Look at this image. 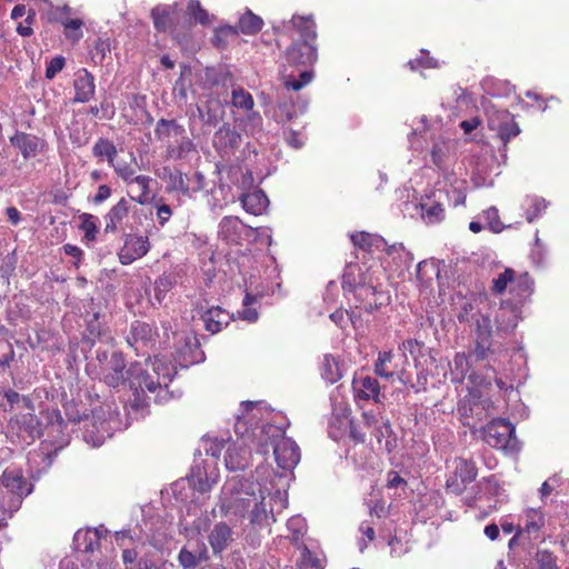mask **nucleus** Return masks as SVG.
Listing matches in <instances>:
<instances>
[{"mask_svg": "<svg viewBox=\"0 0 569 569\" xmlns=\"http://www.w3.org/2000/svg\"><path fill=\"white\" fill-rule=\"evenodd\" d=\"M267 471V468H257L256 481L236 477L227 480L220 496L221 515L238 518L249 516L252 523H261L269 513L273 517L276 511L284 509L288 505L287 492L279 488L272 492L271 482L260 481Z\"/></svg>", "mask_w": 569, "mask_h": 569, "instance_id": "f257e3e1", "label": "nucleus"}, {"mask_svg": "<svg viewBox=\"0 0 569 569\" xmlns=\"http://www.w3.org/2000/svg\"><path fill=\"white\" fill-rule=\"evenodd\" d=\"M242 406L244 412L238 417L234 431L242 435L244 439L257 440V449L261 453H267L268 448L271 447L278 467L291 475L300 461L298 445L286 437L281 428L262 421L259 402H243Z\"/></svg>", "mask_w": 569, "mask_h": 569, "instance_id": "f03ea898", "label": "nucleus"}, {"mask_svg": "<svg viewBox=\"0 0 569 569\" xmlns=\"http://www.w3.org/2000/svg\"><path fill=\"white\" fill-rule=\"evenodd\" d=\"M47 423L42 427L41 421L34 416V411L24 410L12 418L8 425V432L13 442L30 445L34 439L47 436L58 449L69 442L67 425L59 410L52 409L46 412Z\"/></svg>", "mask_w": 569, "mask_h": 569, "instance_id": "7ed1b4c3", "label": "nucleus"}, {"mask_svg": "<svg viewBox=\"0 0 569 569\" xmlns=\"http://www.w3.org/2000/svg\"><path fill=\"white\" fill-rule=\"evenodd\" d=\"M295 29L299 33V40L286 51V59L290 66H308L316 61L317 52L312 41L316 39V24L310 17L295 16L289 22L283 23V29Z\"/></svg>", "mask_w": 569, "mask_h": 569, "instance_id": "20e7f679", "label": "nucleus"}, {"mask_svg": "<svg viewBox=\"0 0 569 569\" xmlns=\"http://www.w3.org/2000/svg\"><path fill=\"white\" fill-rule=\"evenodd\" d=\"M129 387L133 391L134 399L132 401V408L139 409L148 405L147 399L150 397L146 396V391L154 395L153 399L158 403L167 402L172 393L168 390V383L162 381H154L148 369L142 363L133 362L129 366L128 370Z\"/></svg>", "mask_w": 569, "mask_h": 569, "instance_id": "39448f33", "label": "nucleus"}, {"mask_svg": "<svg viewBox=\"0 0 569 569\" xmlns=\"http://www.w3.org/2000/svg\"><path fill=\"white\" fill-rule=\"evenodd\" d=\"M342 288L346 292H353L367 312H373L388 300L386 292L379 290L358 266L347 268L342 276Z\"/></svg>", "mask_w": 569, "mask_h": 569, "instance_id": "423d86ee", "label": "nucleus"}, {"mask_svg": "<svg viewBox=\"0 0 569 569\" xmlns=\"http://www.w3.org/2000/svg\"><path fill=\"white\" fill-rule=\"evenodd\" d=\"M298 78L293 74H282L283 88L278 91V102L273 108L272 117L278 123H284L299 113H302L307 107V102L303 101L301 106H297L293 102L290 91H299L313 79V71L311 69L302 70L298 73Z\"/></svg>", "mask_w": 569, "mask_h": 569, "instance_id": "0eeeda50", "label": "nucleus"}, {"mask_svg": "<svg viewBox=\"0 0 569 569\" xmlns=\"http://www.w3.org/2000/svg\"><path fill=\"white\" fill-rule=\"evenodd\" d=\"M128 370L123 355L119 351L109 353L98 349L96 358L87 365V371L92 378L103 381L111 388L129 385Z\"/></svg>", "mask_w": 569, "mask_h": 569, "instance_id": "6e6552de", "label": "nucleus"}, {"mask_svg": "<svg viewBox=\"0 0 569 569\" xmlns=\"http://www.w3.org/2000/svg\"><path fill=\"white\" fill-rule=\"evenodd\" d=\"M32 491L33 486L20 469L7 468L0 479V513L11 517Z\"/></svg>", "mask_w": 569, "mask_h": 569, "instance_id": "1a4fd4ad", "label": "nucleus"}, {"mask_svg": "<svg viewBox=\"0 0 569 569\" xmlns=\"http://www.w3.org/2000/svg\"><path fill=\"white\" fill-rule=\"evenodd\" d=\"M426 119L421 118L420 123L422 124V129L418 126L413 128L412 132L409 136V141L412 148L418 149L420 144L417 142L416 137H421L423 140L430 139L431 146L429 149V154L431 158V162L439 171V177L443 176L446 171L450 170V164L455 159V150L456 142L449 138L443 137L441 133L436 134L430 132L426 128Z\"/></svg>", "mask_w": 569, "mask_h": 569, "instance_id": "9d476101", "label": "nucleus"}, {"mask_svg": "<svg viewBox=\"0 0 569 569\" xmlns=\"http://www.w3.org/2000/svg\"><path fill=\"white\" fill-rule=\"evenodd\" d=\"M118 411L112 405L106 403L92 411L91 418H86L83 439L87 443L98 448L103 445L106 438L112 435Z\"/></svg>", "mask_w": 569, "mask_h": 569, "instance_id": "9b49d317", "label": "nucleus"}, {"mask_svg": "<svg viewBox=\"0 0 569 569\" xmlns=\"http://www.w3.org/2000/svg\"><path fill=\"white\" fill-rule=\"evenodd\" d=\"M483 440L492 448L512 452L518 449L515 427L506 419H493L483 428Z\"/></svg>", "mask_w": 569, "mask_h": 569, "instance_id": "f8f14e48", "label": "nucleus"}, {"mask_svg": "<svg viewBox=\"0 0 569 569\" xmlns=\"http://www.w3.org/2000/svg\"><path fill=\"white\" fill-rule=\"evenodd\" d=\"M416 213L426 224H436L445 219L443 191L433 188L427 191L420 199L412 203Z\"/></svg>", "mask_w": 569, "mask_h": 569, "instance_id": "ddd939ff", "label": "nucleus"}, {"mask_svg": "<svg viewBox=\"0 0 569 569\" xmlns=\"http://www.w3.org/2000/svg\"><path fill=\"white\" fill-rule=\"evenodd\" d=\"M380 251L382 252L380 257L381 264L390 277L400 278L409 270L413 256L402 243L389 246L386 242V247H382Z\"/></svg>", "mask_w": 569, "mask_h": 569, "instance_id": "4468645a", "label": "nucleus"}, {"mask_svg": "<svg viewBox=\"0 0 569 569\" xmlns=\"http://www.w3.org/2000/svg\"><path fill=\"white\" fill-rule=\"evenodd\" d=\"M238 440L231 443L224 456V465L231 471L243 470L249 466L252 447H257V440L252 438L244 439L242 435L238 433Z\"/></svg>", "mask_w": 569, "mask_h": 569, "instance_id": "2eb2a0df", "label": "nucleus"}, {"mask_svg": "<svg viewBox=\"0 0 569 569\" xmlns=\"http://www.w3.org/2000/svg\"><path fill=\"white\" fill-rule=\"evenodd\" d=\"M159 177L167 182L168 191H179L184 196L190 197L193 192L199 191L202 188V174L196 173L194 179L197 180L196 186H191L192 179L180 170H172L169 167H164Z\"/></svg>", "mask_w": 569, "mask_h": 569, "instance_id": "dca6fc26", "label": "nucleus"}, {"mask_svg": "<svg viewBox=\"0 0 569 569\" xmlns=\"http://www.w3.org/2000/svg\"><path fill=\"white\" fill-rule=\"evenodd\" d=\"M437 188L443 191V200L447 199L453 207L462 206L467 197V181L459 179L453 171H446L439 177Z\"/></svg>", "mask_w": 569, "mask_h": 569, "instance_id": "f3484780", "label": "nucleus"}, {"mask_svg": "<svg viewBox=\"0 0 569 569\" xmlns=\"http://www.w3.org/2000/svg\"><path fill=\"white\" fill-rule=\"evenodd\" d=\"M487 116L489 128L497 132L505 146L511 138L519 134L520 129L508 111L488 110Z\"/></svg>", "mask_w": 569, "mask_h": 569, "instance_id": "a211bd4d", "label": "nucleus"}, {"mask_svg": "<svg viewBox=\"0 0 569 569\" xmlns=\"http://www.w3.org/2000/svg\"><path fill=\"white\" fill-rule=\"evenodd\" d=\"M150 250V242L147 236L128 233L124 237L123 246L118 252L121 264H130L146 256Z\"/></svg>", "mask_w": 569, "mask_h": 569, "instance_id": "6ab92c4d", "label": "nucleus"}, {"mask_svg": "<svg viewBox=\"0 0 569 569\" xmlns=\"http://www.w3.org/2000/svg\"><path fill=\"white\" fill-rule=\"evenodd\" d=\"M157 339L158 332L152 325L136 321L131 325L130 335L128 336L127 341L137 351L146 353L147 349L156 347Z\"/></svg>", "mask_w": 569, "mask_h": 569, "instance_id": "aec40b11", "label": "nucleus"}, {"mask_svg": "<svg viewBox=\"0 0 569 569\" xmlns=\"http://www.w3.org/2000/svg\"><path fill=\"white\" fill-rule=\"evenodd\" d=\"M352 390L357 402L372 401L380 403L383 398L379 381L370 376H356L352 380Z\"/></svg>", "mask_w": 569, "mask_h": 569, "instance_id": "412c9836", "label": "nucleus"}, {"mask_svg": "<svg viewBox=\"0 0 569 569\" xmlns=\"http://www.w3.org/2000/svg\"><path fill=\"white\" fill-rule=\"evenodd\" d=\"M184 133L186 129L176 120L160 119L154 128L156 138L166 147L167 153Z\"/></svg>", "mask_w": 569, "mask_h": 569, "instance_id": "4be33fe9", "label": "nucleus"}, {"mask_svg": "<svg viewBox=\"0 0 569 569\" xmlns=\"http://www.w3.org/2000/svg\"><path fill=\"white\" fill-rule=\"evenodd\" d=\"M10 143L20 151L23 159L36 157L46 147V142L41 138L22 131H17L10 138Z\"/></svg>", "mask_w": 569, "mask_h": 569, "instance_id": "5701e85b", "label": "nucleus"}, {"mask_svg": "<svg viewBox=\"0 0 569 569\" xmlns=\"http://www.w3.org/2000/svg\"><path fill=\"white\" fill-rule=\"evenodd\" d=\"M518 535H528L529 539H538L545 527L546 517L540 508H527L521 516Z\"/></svg>", "mask_w": 569, "mask_h": 569, "instance_id": "b1692460", "label": "nucleus"}, {"mask_svg": "<svg viewBox=\"0 0 569 569\" xmlns=\"http://www.w3.org/2000/svg\"><path fill=\"white\" fill-rule=\"evenodd\" d=\"M73 87L74 102H88L96 92L94 77L87 69H80L76 73Z\"/></svg>", "mask_w": 569, "mask_h": 569, "instance_id": "393cba45", "label": "nucleus"}, {"mask_svg": "<svg viewBox=\"0 0 569 569\" xmlns=\"http://www.w3.org/2000/svg\"><path fill=\"white\" fill-rule=\"evenodd\" d=\"M233 540V531L224 522H218L211 529L208 541L214 555L221 553Z\"/></svg>", "mask_w": 569, "mask_h": 569, "instance_id": "a878e982", "label": "nucleus"}, {"mask_svg": "<svg viewBox=\"0 0 569 569\" xmlns=\"http://www.w3.org/2000/svg\"><path fill=\"white\" fill-rule=\"evenodd\" d=\"M130 209V201L121 198L104 216V232L114 233L122 224L123 220L128 217Z\"/></svg>", "mask_w": 569, "mask_h": 569, "instance_id": "bb28decb", "label": "nucleus"}, {"mask_svg": "<svg viewBox=\"0 0 569 569\" xmlns=\"http://www.w3.org/2000/svg\"><path fill=\"white\" fill-rule=\"evenodd\" d=\"M101 539V531L94 529H80L74 533L73 545L77 551L92 552L99 545Z\"/></svg>", "mask_w": 569, "mask_h": 569, "instance_id": "cd10ccee", "label": "nucleus"}, {"mask_svg": "<svg viewBox=\"0 0 569 569\" xmlns=\"http://www.w3.org/2000/svg\"><path fill=\"white\" fill-rule=\"evenodd\" d=\"M201 121L208 126H217L224 116V108L219 99L209 98L203 104L198 106Z\"/></svg>", "mask_w": 569, "mask_h": 569, "instance_id": "c85d7f7f", "label": "nucleus"}, {"mask_svg": "<svg viewBox=\"0 0 569 569\" xmlns=\"http://www.w3.org/2000/svg\"><path fill=\"white\" fill-rule=\"evenodd\" d=\"M478 491L475 497L476 500L487 499L488 501L495 499V502L501 500L503 496V488L500 486L496 476L483 478L478 482Z\"/></svg>", "mask_w": 569, "mask_h": 569, "instance_id": "c756f323", "label": "nucleus"}, {"mask_svg": "<svg viewBox=\"0 0 569 569\" xmlns=\"http://www.w3.org/2000/svg\"><path fill=\"white\" fill-rule=\"evenodd\" d=\"M519 320L518 309L512 305H501L496 312V327L498 331L513 330Z\"/></svg>", "mask_w": 569, "mask_h": 569, "instance_id": "7c9ffc66", "label": "nucleus"}, {"mask_svg": "<svg viewBox=\"0 0 569 569\" xmlns=\"http://www.w3.org/2000/svg\"><path fill=\"white\" fill-rule=\"evenodd\" d=\"M230 319V315L220 307L211 308L202 315L206 330L211 333L221 331L223 326L229 323Z\"/></svg>", "mask_w": 569, "mask_h": 569, "instance_id": "2f4dec72", "label": "nucleus"}, {"mask_svg": "<svg viewBox=\"0 0 569 569\" xmlns=\"http://www.w3.org/2000/svg\"><path fill=\"white\" fill-rule=\"evenodd\" d=\"M241 203L247 212L259 216L266 211L269 204V200L262 190H254L243 194L241 198Z\"/></svg>", "mask_w": 569, "mask_h": 569, "instance_id": "473e14b6", "label": "nucleus"}, {"mask_svg": "<svg viewBox=\"0 0 569 569\" xmlns=\"http://www.w3.org/2000/svg\"><path fill=\"white\" fill-rule=\"evenodd\" d=\"M242 223L237 217H224L219 223V236L228 243H237L241 238Z\"/></svg>", "mask_w": 569, "mask_h": 569, "instance_id": "72a5a7b5", "label": "nucleus"}, {"mask_svg": "<svg viewBox=\"0 0 569 569\" xmlns=\"http://www.w3.org/2000/svg\"><path fill=\"white\" fill-rule=\"evenodd\" d=\"M184 349L177 355L176 361L183 368H187L201 360L200 349L196 338H184Z\"/></svg>", "mask_w": 569, "mask_h": 569, "instance_id": "f704fd0d", "label": "nucleus"}, {"mask_svg": "<svg viewBox=\"0 0 569 569\" xmlns=\"http://www.w3.org/2000/svg\"><path fill=\"white\" fill-rule=\"evenodd\" d=\"M350 239L355 247L367 251H380L382 247H386V240L383 238L363 231L352 233Z\"/></svg>", "mask_w": 569, "mask_h": 569, "instance_id": "c9c22d12", "label": "nucleus"}, {"mask_svg": "<svg viewBox=\"0 0 569 569\" xmlns=\"http://www.w3.org/2000/svg\"><path fill=\"white\" fill-rule=\"evenodd\" d=\"M373 429V435L381 448H383L387 452H391L397 447V438L393 433L389 420L381 418L380 423Z\"/></svg>", "mask_w": 569, "mask_h": 569, "instance_id": "e433bc0d", "label": "nucleus"}, {"mask_svg": "<svg viewBox=\"0 0 569 569\" xmlns=\"http://www.w3.org/2000/svg\"><path fill=\"white\" fill-rule=\"evenodd\" d=\"M146 366L152 368L156 375L154 381H162L163 383L170 382L177 373L176 366L167 361L163 357H156L152 362L146 363Z\"/></svg>", "mask_w": 569, "mask_h": 569, "instance_id": "4c0bfd02", "label": "nucleus"}, {"mask_svg": "<svg viewBox=\"0 0 569 569\" xmlns=\"http://www.w3.org/2000/svg\"><path fill=\"white\" fill-rule=\"evenodd\" d=\"M453 463L455 477L460 479L462 485L470 483L476 479L478 470L473 461L465 458H457Z\"/></svg>", "mask_w": 569, "mask_h": 569, "instance_id": "58836bf2", "label": "nucleus"}, {"mask_svg": "<svg viewBox=\"0 0 569 569\" xmlns=\"http://www.w3.org/2000/svg\"><path fill=\"white\" fill-rule=\"evenodd\" d=\"M92 153L96 158H106L109 164L112 166L114 163L118 151L112 141L99 138L92 148Z\"/></svg>", "mask_w": 569, "mask_h": 569, "instance_id": "ea45409f", "label": "nucleus"}, {"mask_svg": "<svg viewBox=\"0 0 569 569\" xmlns=\"http://www.w3.org/2000/svg\"><path fill=\"white\" fill-rule=\"evenodd\" d=\"M258 296H253L247 292L242 302L243 308L242 310H239L237 312L238 318L246 320L248 322H256L258 320L259 315L257 309L253 308L252 306H254L258 302Z\"/></svg>", "mask_w": 569, "mask_h": 569, "instance_id": "a19ab883", "label": "nucleus"}, {"mask_svg": "<svg viewBox=\"0 0 569 569\" xmlns=\"http://www.w3.org/2000/svg\"><path fill=\"white\" fill-rule=\"evenodd\" d=\"M321 377L328 383H335L341 378V372L337 360L331 356H325L321 366Z\"/></svg>", "mask_w": 569, "mask_h": 569, "instance_id": "79ce46f5", "label": "nucleus"}, {"mask_svg": "<svg viewBox=\"0 0 569 569\" xmlns=\"http://www.w3.org/2000/svg\"><path fill=\"white\" fill-rule=\"evenodd\" d=\"M239 142V134L230 127L223 124L214 134V143L221 147H234Z\"/></svg>", "mask_w": 569, "mask_h": 569, "instance_id": "37998d69", "label": "nucleus"}, {"mask_svg": "<svg viewBox=\"0 0 569 569\" xmlns=\"http://www.w3.org/2000/svg\"><path fill=\"white\" fill-rule=\"evenodd\" d=\"M151 17L153 20L154 28L158 31H167L171 28L172 21L170 11L166 6H158L152 9Z\"/></svg>", "mask_w": 569, "mask_h": 569, "instance_id": "c03bdc74", "label": "nucleus"}, {"mask_svg": "<svg viewBox=\"0 0 569 569\" xmlns=\"http://www.w3.org/2000/svg\"><path fill=\"white\" fill-rule=\"evenodd\" d=\"M526 204L528 206L526 219L530 223L539 218L548 207V202L543 198L539 197H528L526 199Z\"/></svg>", "mask_w": 569, "mask_h": 569, "instance_id": "a18cd8bd", "label": "nucleus"}, {"mask_svg": "<svg viewBox=\"0 0 569 569\" xmlns=\"http://www.w3.org/2000/svg\"><path fill=\"white\" fill-rule=\"evenodd\" d=\"M393 353L391 351H381L378 353V359L375 363V372L386 379H391L396 370H390L388 365L391 363L393 359Z\"/></svg>", "mask_w": 569, "mask_h": 569, "instance_id": "49530a36", "label": "nucleus"}, {"mask_svg": "<svg viewBox=\"0 0 569 569\" xmlns=\"http://www.w3.org/2000/svg\"><path fill=\"white\" fill-rule=\"evenodd\" d=\"M174 280L169 274H162L159 277L153 284V298L161 305L167 293L173 288Z\"/></svg>", "mask_w": 569, "mask_h": 569, "instance_id": "de8ad7c7", "label": "nucleus"}, {"mask_svg": "<svg viewBox=\"0 0 569 569\" xmlns=\"http://www.w3.org/2000/svg\"><path fill=\"white\" fill-rule=\"evenodd\" d=\"M263 21L252 12H247L239 20V29L242 33L252 34L261 30Z\"/></svg>", "mask_w": 569, "mask_h": 569, "instance_id": "09e8293b", "label": "nucleus"}, {"mask_svg": "<svg viewBox=\"0 0 569 569\" xmlns=\"http://www.w3.org/2000/svg\"><path fill=\"white\" fill-rule=\"evenodd\" d=\"M231 101L236 108H241L247 111H251L254 106L252 96L241 87L233 88Z\"/></svg>", "mask_w": 569, "mask_h": 569, "instance_id": "8fccbe9b", "label": "nucleus"}, {"mask_svg": "<svg viewBox=\"0 0 569 569\" xmlns=\"http://www.w3.org/2000/svg\"><path fill=\"white\" fill-rule=\"evenodd\" d=\"M4 398L10 403L11 409H17L20 411L29 410L34 411L32 402L29 397L21 396L14 390H7L4 392Z\"/></svg>", "mask_w": 569, "mask_h": 569, "instance_id": "3c124183", "label": "nucleus"}, {"mask_svg": "<svg viewBox=\"0 0 569 569\" xmlns=\"http://www.w3.org/2000/svg\"><path fill=\"white\" fill-rule=\"evenodd\" d=\"M193 142L184 133L183 137L180 138V140L173 147H171V150H169V152L167 153V158L182 159L188 153H190L193 150Z\"/></svg>", "mask_w": 569, "mask_h": 569, "instance_id": "603ef678", "label": "nucleus"}, {"mask_svg": "<svg viewBox=\"0 0 569 569\" xmlns=\"http://www.w3.org/2000/svg\"><path fill=\"white\" fill-rule=\"evenodd\" d=\"M180 565L184 569H194L202 560L207 559L206 549L197 556L196 553L182 548L178 556Z\"/></svg>", "mask_w": 569, "mask_h": 569, "instance_id": "864d4df0", "label": "nucleus"}, {"mask_svg": "<svg viewBox=\"0 0 569 569\" xmlns=\"http://www.w3.org/2000/svg\"><path fill=\"white\" fill-rule=\"evenodd\" d=\"M515 281V271L510 268H507L503 272L499 273L496 278L492 280V291L495 293H502L507 290L508 286H510V289L513 286Z\"/></svg>", "mask_w": 569, "mask_h": 569, "instance_id": "5fc2aeb1", "label": "nucleus"}, {"mask_svg": "<svg viewBox=\"0 0 569 569\" xmlns=\"http://www.w3.org/2000/svg\"><path fill=\"white\" fill-rule=\"evenodd\" d=\"M188 14L194 19L196 22L206 26L211 22V17L206 9L202 8L199 0H191L188 3Z\"/></svg>", "mask_w": 569, "mask_h": 569, "instance_id": "6e6d98bb", "label": "nucleus"}, {"mask_svg": "<svg viewBox=\"0 0 569 569\" xmlns=\"http://www.w3.org/2000/svg\"><path fill=\"white\" fill-rule=\"evenodd\" d=\"M150 182L151 178L148 176H137L132 179L131 183H134L139 189V194L133 198L138 203L143 204L150 197Z\"/></svg>", "mask_w": 569, "mask_h": 569, "instance_id": "4d7b16f0", "label": "nucleus"}, {"mask_svg": "<svg viewBox=\"0 0 569 569\" xmlns=\"http://www.w3.org/2000/svg\"><path fill=\"white\" fill-rule=\"evenodd\" d=\"M536 569H557V557L548 550H538L535 556Z\"/></svg>", "mask_w": 569, "mask_h": 569, "instance_id": "13d9d810", "label": "nucleus"}, {"mask_svg": "<svg viewBox=\"0 0 569 569\" xmlns=\"http://www.w3.org/2000/svg\"><path fill=\"white\" fill-rule=\"evenodd\" d=\"M216 481L217 478L214 476L209 477L207 473L206 476H202L200 469L192 472V485L193 488L199 492L209 491L212 488L213 483H216Z\"/></svg>", "mask_w": 569, "mask_h": 569, "instance_id": "bf43d9fd", "label": "nucleus"}, {"mask_svg": "<svg viewBox=\"0 0 569 569\" xmlns=\"http://www.w3.org/2000/svg\"><path fill=\"white\" fill-rule=\"evenodd\" d=\"M287 528L292 533L291 539L295 542H298V540L305 535L307 531V523L306 520L300 516H293L287 521Z\"/></svg>", "mask_w": 569, "mask_h": 569, "instance_id": "052dcab7", "label": "nucleus"}, {"mask_svg": "<svg viewBox=\"0 0 569 569\" xmlns=\"http://www.w3.org/2000/svg\"><path fill=\"white\" fill-rule=\"evenodd\" d=\"M358 530L361 535V537L358 539V546L360 552H363V550L368 547V543L372 542L376 537L375 528L368 521H363L360 523Z\"/></svg>", "mask_w": 569, "mask_h": 569, "instance_id": "680f3d73", "label": "nucleus"}, {"mask_svg": "<svg viewBox=\"0 0 569 569\" xmlns=\"http://www.w3.org/2000/svg\"><path fill=\"white\" fill-rule=\"evenodd\" d=\"M492 333V325L491 319L487 315L479 313L476 319V335L477 338H491Z\"/></svg>", "mask_w": 569, "mask_h": 569, "instance_id": "e2e57ef3", "label": "nucleus"}, {"mask_svg": "<svg viewBox=\"0 0 569 569\" xmlns=\"http://www.w3.org/2000/svg\"><path fill=\"white\" fill-rule=\"evenodd\" d=\"M532 280L528 276L527 272L521 273L520 276H515L513 286L511 291H515L518 296H525L532 291Z\"/></svg>", "mask_w": 569, "mask_h": 569, "instance_id": "0e129e2a", "label": "nucleus"}, {"mask_svg": "<svg viewBox=\"0 0 569 569\" xmlns=\"http://www.w3.org/2000/svg\"><path fill=\"white\" fill-rule=\"evenodd\" d=\"M62 26L66 29V37L78 41L82 38V31L80 30L82 27V21L80 19H66L62 21Z\"/></svg>", "mask_w": 569, "mask_h": 569, "instance_id": "69168bd1", "label": "nucleus"}, {"mask_svg": "<svg viewBox=\"0 0 569 569\" xmlns=\"http://www.w3.org/2000/svg\"><path fill=\"white\" fill-rule=\"evenodd\" d=\"M483 219L488 223V227L491 231L498 233L503 230V224L499 219V212L496 207H490L482 213Z\"/></svg>", "mask_w": 569, "mask_h": 569, "instance_id": "338daca9", "label": "nucleus"}, {"mask_svg": "<svg viewBox=\"0 0 569 569\" xmlns=\"http://www.w3.org/2000/svg\"><path fill=\"white\" fill-rule=\"evenodd\" d=\"M81 218H82L81 229L84 231V237L88 240H94L96 234L98 232V228H97L98 218L92 214H89V213H84Z\"/></svg>", "mask_w": 569, "mask_h": 569, "instance_id": "774afa93", "label": "nucleus"}]
</instances>
